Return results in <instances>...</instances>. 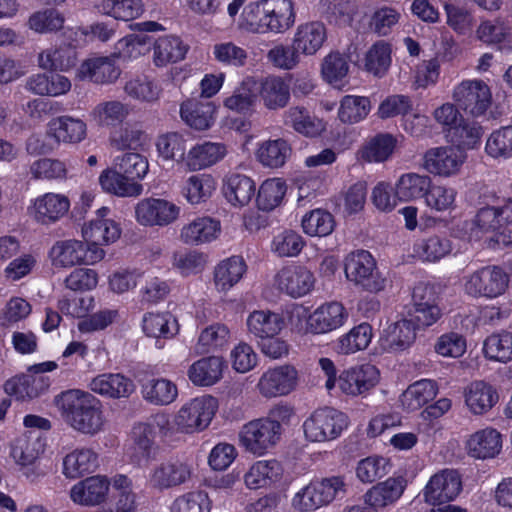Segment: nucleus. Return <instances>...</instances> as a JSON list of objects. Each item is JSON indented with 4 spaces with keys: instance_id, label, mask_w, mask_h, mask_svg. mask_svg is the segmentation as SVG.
<instances>
[{
    "instance_id": "nucleus-1",
    "label": "nucleus",
    "mask_w": 512,
    "mask_h": 512,
    "mask_svg": "<svg viewBox=\"0 0 512 512\" xmlns=\"http://www.w3.org/2000/svg\"><path fill=\"white\" fill-rule=\"evenodd\" d=\"M62 416L75 430L94 435L102 430L104 416L99 399L78 389L62 392L54 399Z\"/></svg>"
},
{
    "instance_id": "nucleus-2",
    "label": "nucleus",
    "mask_w": 512,
    "mask_h": 512,
    "mask_svg": "<svg viewBox=\"0 0 512 512\" xmlns=\"http://www.w3.org/2000/svg\"><path fill=\"white\" fill-rule=\"evenodd\" d=\"M346 278L362 289L377 293L385 288L386 279L377 270L376 261L365 250L350 253L345 259Z\"/></svg>"
},
{
    "instance_id": "nucleus-3",
    "label": "nucleus",
    "mask_w": 512,
    "mask_h": 512,
    "mask_svg": "<svg viewBox=\"0 0 512 512\" xmlns=\"http://www.w3.org/2000/svg\"><path fill=\"white\" fill-rule=\"evenodd\" d=\"M254 16L251 23L258 25L262 31L282 33L295 22V14L291 0H262L251 9Z\"/></svg>"
},
{
    "instance_id": "nucleus-4",
    "label": "nucleus",
    "mask_w": 512,
    "mask_h": 512,
    "mask_svg": "<svg viewBox=\"0 0 512 512\" xmlns=\"http://www.w3.org/2000/svg\"><path fill=\"white\" fill-rule=\"evenodd\" d=\"M346 485L339 476L324 478L312 482L298 492L293 499V506L300 511H313L328 505L346 492Z\"/></svg>"
},
{
    "instance_id": "nucleus-5",
    "label": "nucleus",
    "mask_w": 512,
    "mask_h": 512,
    "mask_svg": "<svg viewBox=\"0 0 512 512\" xmlns=\"http://www.w3.org/2000/svg\"><path fill=\"white\" fill-rule=\"evenodd\" d=\"M347 426V417L342 412L325 407L316 410L303 424L304 434L311 442L335 439Z\"/></svg>"
},
{
    "instance_id": "nucleus-6",
    "label": "nucleus",
    "mask_w": 512,
    "mask_h": 512,
    "mask_svg": "<svg viewBox=\"0 0 512 512\" xmlns=\"http://www.w3.org/2000/svg\"><path fill=\"white\" fill-rule=\"evenodd\" d=\"M104 254L102 248L75 239L58 241L50 251L53 264L60 267L94 264L102 260Z\"/></svg>"
},
{
    "instance_id": "nucleus-7",
    "label": "nucleus",
    "mask_w": 512,
    "mask_h": 512,
    "mask_svg": "<svg viewBox=\"0 0 512 512\" xmlns=\"http://www.w3.org/2000/svg\"><path fill=\"white\" fill-rule=\"evenodd\" d=\"M452 98L466 114L479 117L492 103V92L483 80H464L453 90Z\"/></svg>"
},
{
    "instance_id": "nucleus-8",
    "label": "nucleus",
    "mask_w": 512,
    "mask_h": 512,
    "mask_svg": "<svg viewBox=\"0 0 512 512\" xmlns=\"http://www.w3.org/2000/svg\"><path fill=\"white\" fill-rule=\"evenodd\" d=\"M180 207L163 198H144L135 205L136 221L146 227H164L175 222Z\"/></svg>"
},
{
    "instance_id": "nucleus-9",
    "label": "nucleus",
    "mask_w": 512,
    "mask_h": 512,
    "mask_svg": "<svg viewBox=\"0 0 512 512\" xmlns=\"http://www.w3.org/2000/svg\"><path fill=\"white\" fill-rule=\"evenodd\" d=\"M217 408V401L212 396H202L185 404L178 412L175 422L187 433L206 428L211 422Z\"/></svg>"
},
{
    "instance_id": "nucleus-10",
    "label": "nucleus",
    "mask_w": 512,
    "mask_h": 512,
    "mask_svg": "<svg viewBox=\"0 0 512 512\" xmlns=\"http://www.w3.org/2000/svg\"><path fill=\"white\" fill-rule=\"evenodd\" d=\"M481 207L478 209L473 226L482 233L499 231L509 225L503 196L494 191L481 195Z\"/></svg>"
},
{
    "instance_id": "nucleus-11",
    "label": "nucleus",
    "mask_w": 512,
    "mask_h": 512,
    "mask_svg": "<svg viewBox=\"0 0 512 512\" xmlns=\"http://www.w3.org/2000/svg\"><path fill=\"white\" fill-rule=\"evenodd\" d=\"M462 491L460 474L456 470L444 469L433 475L424 488L426 503L441 505L454 500Z\"/></svg>"
},
{
    "instance_id": "nucleus-12",
    "label": "nucleus",
    "mask_w": 512,
    "mask_h": 512,
    "mask_svg": "<svg viewBox=\"0 0 512 512\" xmlns=\"http://www.w3.org/2000/svg\"><path fill=\"white\" fill-rule=\"evenodd\" d=\"M282 425L277 422H270L269 419L261 418L245 424L240 432V443L245 448H268L280 443Z\"/></svg>"
},
{
    "instance_id": "nucleus-13",
    "label": "nucleus",
    "mask_w": 512,
    "mask_h": 512,
    "mask_svg": "<svg viewBox=\"0 0 512 512\" xmlns=\"http://www.w3.org/2000/svg\"><path fill=\"white\" fill-rule=\"evenodd\" d=\"M507 274L498 267H484L474 272L465 284L468 294L473 296L497 297L508 286Z\"/></svg>"
},
{
    "instance_id": "nucleus-14",
    "label": "nucleus",
    "mask_w": 512,
    "mask_h": 512,
    "mask_svg": "<svg viewBox=\"0 0 512 512\" xmlns=\"http://www.w3.org/2000/svg\"><path fill=\"white\" fill-rule=\"evenodd\" d=\"M465 158L459 147H436L425 152L423 166L431 174L449 177L459 172Z\"/></svg>"
},
{
    "instance_id": "nucleus-15",
    "label": "nucleus",
    "mask_w": 512,
    "mask_h": 512,
    "mask_svg": "<svg viewBox=\"0 0 512 512\" xmlns=\"http://www.w3.org/2000/svg\"><path fill=\"white\" fill-rule=\"evenodd\" d=\"M298 372L291 365H281L267 370L260 377L257 388L266 398L285 396L297 386Z\"/></svg>"
},
{
    "instance_id": "nucleus-16",
    "label": "nucleus",
    "mask_w": 512,
    "mask_h": 512,
    "mask_svg": "<svg viewBox=\"0 0 512 512\" xmlns=\"http://www.w3.org/2000/svg\"><path fill=\"white\" fill-rule=\"evenodd\" d=\"M379 382V370L372 364H363L343 371L338 386L346 395L358 396L374 388Z\"/></svg>"
},
{
    "instance_id": "nucleus-17",
    "label": "nucleus",
    "mask_w": 512,
    "mask_h": 512,
    "mask_svg": "<svg viewBox=\"0 0 512 512\" xmlns=\"http://www.w3.org/2000/svg\"><path fill=\"white\" fill-rule=\"evenodd\" d=\"M276 284L281 291L288 295L300 297L312 289L314 276L302 266L284 267L276 275Z\"/></svg>"
},
{
    "instance_id": "nucleus-18",
    "label": "nucleus",
    "mask_w": 512,
    "mask_h": 512,
    "mask_svg": "<svg viewBox=\"0 0 512 512\" xmlns=\"http://www.w3.org/2000/svg\"><path fill=\"white\" fill-rule=\"evenodd\" d=\"M109 486L106 477L91 476L75 484L71 488L70 497L76 504L94 506L106 499Z\"/></svg>"
},
{
    "instance_id": "nucleus-19",
    "label": "nucleus",
    "mask_w": 512,
    "mask_h": 512,
    "mask_svg": "<svg viewBox=\"0 0 512 512\" xmlns=\"http://www.w3.org/2000/svg\"><path fill=\"white\" fill-rule=\"evenodd\" d=\"M121 75V69L112 57H96L85 60L78 69V76L96 84L114 83Z\"/></svg>"
},
{
    "instance_id": "nucleus-20",
    "label": "nucleus",
    "mask_w": 512,
    "mask_h": 512,
    "mask_svg": "<svg viewBox=\"0 0 512 512\" xmlns=\"http://www.w3.org/2000/svg\"><path fill=\"white\" fill-rule=\"evenodd\" d=\"M87 134L86 123L68 115L52 119L48 123L47 135L58 144H77L83 141Z\"/></svg>"
},
{
    "instance_id": "nucleus-21",
    "label": "nucleus",
    "mask_w": 512,
    "mask_h": 512,
    "mask_svg": "<svg viewBox=\"0 0 512 512\" xmlns=\"http://www.w3.org/2000/svg\"><path fill=\"white\" fill-rule=\"evenodd\" d=\"M327 39L325 25L320 21H310L300 24L292 41L302 55H315Z\"/></svg>"
},
{
    "instance_id": "nucleus-22",
    "label": "nucleus",
    "mask_w": 512,
    "mask_h": 512,
    "mask_svg": "<svg viewBox=\"0 0 512 512\" xmlns=\"http://www.w3.org/2000/svg\"><path fill=\"white\" fill-rule=\"evenodd\" d=\"M225 361L219 356L203 357L188 369V378L196 386L208 387L216 384L223 376Z\"/></svg>"
},
{
    "instance_id": "nucleus-23",
    "label": "nucleus",
    "mask_w": 512,
    "mask_h": 512,
    "mask_svg": "<svg viewBox=\"0 0 512 512\" xmlns=\"http://www.w3.org/2000/svg\"><path fill=\"white\" fill-rule=\"evenodd\" d=\"M416 338V326L411 319L402 318L391 323L381 338L385 350L396 352L408 348Z\"/></svg>"
},
{
    "instance_id": "nucleus-24",
    "label": "nucleus",
    "mask_w": 512,
    "mask_h": 512,
    "mask_svg": "<svg viewBox=\"0 0 512 512\" xmlns=\"http://www.w3.org/2000/svg\"><path fill=\"white\" fill-rule=\"evenodd\" d=\"M348 312L339 302H330L317 308L310 316V327L315 333H327L341 327Z\"/></svg>"
},
{
    "instance_id": "nucleus-25",
    "label": "nucleus",
    "mask_w": 512,
    "mask_h": 512,
    "mask_svg": "<svg viewBox=\"0 0 512 512\" xmlns=\"http://www.w3.org/2000/svg\"><path fill=\"white\" fill-rule=\"evenodd\" d=\"M221 231L220 222L210 217H197L185 224L181 240L188 245H201L215 240Z\"/></svg>"
},
{
    "instance_id": "nucleus-26",
    "label": "nucleus",
    "mask_w": 512,
    "mask_h": 512,
    "mask_svg": "<svg viewBox=\"0 0 512 512\" xmlns=\"http://www.w3.org/2000/svg\"><path fill=\"white\" fill-rule=\"evenodd\" d=\"M50 386L49 377L44 375H24L8 380L4 390L19 400H31L44 394Z\"/></svg>"
},
{
    "instance_id": "nucleus-27",
    "label": "nucleus",
    "mask_w": 512,
    "mask_h": 512,
    "mask_svg": "<svg viewBox=\"0 0 512 512\" xmlns=\"http://www.w3.org/2000/svg\"><path fill=\"white\" fill-rule=\"evenodd\" d=\"M215 105L210 101L186 100L181 104L180 115L182 120L195 130H206L214 122Z\"/></svg>"
},
{
    "instance_id": "nucleus-28",
    "label": "nucleus",
    "mask_w": 512,
    "mask_h": 512,
    "mask_svg": "<svg viewBox=\"0 0 512 512\" xmlns=\"http://www.w3.org/2000/svg\"><path fill=\"white\" fill-rule=\"evenodd\" d=\"M69 206L66 196L46 193L34 201L35 219L42 224L56 222L68 212Z\"/></svg>"
},
{
    "instance_id": "nucleus-29",
    "label": "nucleus",
    "mask_w": 512,
    "mask_h": 512,
    "mask_svg": "<svg viewBox=\"0 0 512 512\" xmlns=\"http://www.w3.org/2000/svg\"><path fill=\"white\" fill-rule=\"evenodd\" d=\"M498 400L496 389L484 381H474L465 389V402L473 414L488 412Z\"/></svg>"
},
{
    "instance_id": "nucleus-30",
    "label": "nucleus",
    "mask_w": 512,
    "mask_h": 512,
    "mask_svg": "<svg viewBox=\"0 0 512 512\" xmlns=\"http://www.w3.org/2000/svg\"><path fill=\"white\" fill-rule=\"evenodd\" d=\"M90 389L97 394L116 399L129 397L135 386L131 379L122 374H101L93 378Z\"/></svg>"
},
{
    "instance_id": "nucleus-31",
    "label": "nucleus",
    "mask_w": 512,
    "mask_h": 512,
    "mask_svg": "<svg viewBox=\"0 0 512 512\" xmlns=\"http://www.w3.org/2000/svg\"><path fill=\"white\" fill-rule=\"evenodd\" d=\"M101 187L119 197H137L142 194V184L133 181L119 169H106L99 177Z\"/></svg>"
},
{
    "instance_id": "nucleus-32",
    "label": "nucleus",
    "mask_w": 512,
    "mask_h": 512,
    "mask_svg": "<svg viewBox=\"0 0 512 512\" xmlns=\"http://www.w3.org/2000/svg\"><path fill=\"white\" fill-rule=\"evenodd\" d=\"M405 485L401 478H388L371 487L364 495V502L375 510L394 503L403 494Z\"/></svg>"
},
{
    "instance_id": "nucleus-33",
    "label": "nucleus",
    "mask_w": 512,
    "mask_h": 512,
    "mask_svg": "<svg viewBox=\"0 0 512 512\" xmlns=\"http://www.w3.org/2000/svg\"><path fill=\"white\" fill-rule=\"evenodd\" d=\"M188 46L177 36H163L153 43V63L157 67H164L185 58Z\"/></svg>"
},
{
    "instance_id": "nucleus-34",
    "label": "nucleus",
    "mask_w": 512,
    "mask_h": 512,
    "mask_svg": "<svg viewBox=\"0 0 512 512\" xmlns=\"http://www.w3.org/2000/svg\"><path fill=\"white\" fill-rule=\"evenodd\" d=\"M226 155V146L222 143L204 142L192 147L185 163L190 170H200L214 165Z\"/></svg>"
},
{
    "instance_id": "nucleus-35",
    "label": "nucleus",
    "mask_w": 512,
    "mask_h": 512,
    "mask_svg": "<svg viewBox=\"0 0 512 512\" xmlns=\"http://www.w3.org/2000/svg\"><path fill=\"white\" fill-rule=\"evenodd\" d=\"M260 99L269 110L284 108L290 99V87L280 76H268L260 85Z\"/></svg>"
},
{
    "instance_id": "nucleus-36",
    "label": "nucleus",
    "mask_w": 512,
    "mask_h": 512,
    "mask_svg": "<svg viewBox=\"0 0 512 512\" xmlns=\"http://www.w3.org/2000/svg\"><path fill=\"white\" fill-rule=\"evenodd\" d=\"M190 476L191 468L186 463H163L154 470L151 483L158 489H167L186 482Z\"/></svg>"
},
{
    "instance_id": "nucleus-37",
    "label": "nucleus",
    "mask_w": 512,
    "mask_h": 512,
    "mask_svg": "<svg viewBox=\"0 0 512 512\" xmlns=\"http://www.w3.org/2000/svg\"><path fill=\"white\" fill-rule=\"evenodd\" d=\"M98 467V455L94 450H72L63 459V474L75 479L93 473Z\"/></svg>"
},
{
    "instance_id": "nucleus-38",
    "label": "nucleus",
    "mask_w": 512,
    "mask_h": 512,
    "mask_svg": "<svg viewBox=\"0 0 512 512\" xmlns=\"http://www.w3.org/2000/svg\"><path fill=\"white\" fill-rule=\"evenodd\" d=\"M397 139L392 134L380 133L368 140L359 151L360 158L368 163L388 160L396 147Z\"/></svg>"
},
{
    "instance_id": "nucleus-39",
    "label": "nucleus",
    "mask_w": 512,
    "mask_h": 512,
    "mask_svg": "<svg viewBox=\"0 0 512 512\" xmlns=\"http://www.w3.org/2000/svg\"><path fill=\"white\" fill-rule=\"evenodd\" d=\"M78 61L76 48L72 45H63L56 49H46L38 56L39 66L48 70L67 71L73 68Z\"/></svg>"
},
{
    "instance_id": "nucleus-40",
    "label": "nucleus",
    "mask_w": 512,
    "mask_h": 512,
    "mask_svg": "<svg viewBox=\"0 0 512 512\" xmlns=\"http://www.w3.org/2000/svg\"><path fill=\"white\" fill-rule=\"evenodd\" d=\"M282 467L276 460L258 461L245 474L244 481L249 489H259L279 479Z\"/></svg>"
},
{
    "instance_id": "nucleus-41",
    "label": "nucleus",
    "mask_w": 512,
    "mask_h": 512,
    "mask_svg": "<svg viewBox=\"0 0 512 512\" xmlns=\"http://www.w3.org/2000/svg\"><path fill=\"white\" fill-rule=\"evenodd\" d=\"M283 326L281 317L270 311H254L247 319V327L250 334L261 340L268 336H276Z\"/></svg>"
},
{
    "instance_id": "nucleus-42",
    "label": "nucleus",
    "mask_w": 512,
    "mask_h": 512,
    "mask_svg": "<svg viewBox=\"0 0 512 512\" xmlns=\"http://www.w3.org/2000/svg\"><path fill=\"white\" fill-rule=\"evenodd\" d=\"M228 202L234 206L247 205L255 194V184L247 176L241 174L230 175L223 188Z\"/></svg>"
},
{
    "instance_id": "nucleus-43",
    "label": "nucleus",
    "mask_w": 512,
    "mask_h": 512,
    "mask_svg": "<svg viewBox=\"0 0 512 512\" xmlns=\"http://www.w3.org/2000/svg\"><path fill=\"white\" fill-rule=\"evenodd\" d=\"M83 237L89 246H100L116 241L120 237L118 225L109 219L92 220L83 228Z\"/></svg>"
},
{
    "instance_id": "nucleus-44",
    "label": "nucleus",
    "mask_w": 512,
    "mask_h": 512,
    "mask_svg": "<svg viewBox=\"0 0 512 512\" xmlns=\"http://www.w3.org/2000/svg\"><path fill=\"white\" fill-rule=\"evenodd\" d=\"M431 178L417 173L403 174L396 183V196L401 201H412L426 196Z\"/></svg>"
},
{
    "instance_id": "nucleus-45",
    "label": "nucleus",
    "mask_w": 512,
    "mask_h": 512,
    "mask_svg": "<svg viewBox=\"0 0 512 512\" xmlns=\"http://www.w3.org/2000/svg\"><path fill=\"white\" fill-rule=\"evenodd\" d=\"M437 394L434 381L423 379L410 385L401 396V403L409 411H415L433 400Z\"/></svg>"
},
{
    "instance_id": "nucleus-46",
    "label": "nucleus",
    "mask_w": 512,
    "mask_h": 512,
    "mask_svg": "<svg viewBox=\"0 0 512 512\" xmlns=\"http://www.w3.org/2000/svg\"><path fill=\"white\" fill-rule=\"evenodd\" d=\"M290 144L284 139L268 140L263 142L257 150L260 163L270 168L282 167L291 156Z\"/></svg>"
},
{
    "instance_id": "nucleus-47",
    "label": "nucleus",
    "mask_w": 512,
    "mask_h": 512,
    "mask_svg": "<svg viewBox=\"0 0 512 512\" xmlns=\"http://www.w3.org/2000/svg\"><path fill=\"white\" fill-rule=\"evenodd\" d=\"M97 11L115 19L130 21L139 17L144 11L142 0L100 1L95 5Z\"/></svg>"
},
{
    "instance_id": "nucleus-48",
    "label": "nucleus",
    "mask_w": 512,
    "mask_h": 512,
    "mask_svg": "<svg viewBox=\"0 0 512 512\" xmlns=\"http://www.w3.org/2000/svg\"><path fill=\"white\" fill-rule=\"evenodd\" d=\"M484 356L495 362L507 363L512 360V333L501 331L489 335L483 342Z\"/></svg>"
},
{
    "instance_id": "nucleus-49",
    "label": "nucleus",
    "mask_w": 512,
    "mask_h": 512,
    "mask_svg": "<svg viewBox=\"0 0 512 512\" xmlns=\"http://www.w3.org/2000/svg\"><path fill=\"white\" fill-rule=\"evenodd\" d=\"M348 72L349 63L345 55L339 52H331L324 57L321 64V74L330 85L341 88Z\"/></svg>"
},
{
    "instance_id": "nucleus-50",
    "label": "nucleus",
    "mask_w": 512,
    "mask_h": 512,
    "mask_svg": "<svg viewBox=\"0 0 512 512\" xmlns=\"http://www.w3.org/2000/svg\"><path fill=\"white\" fill-rule=\"evenodd\" d=\"M371 110L368 97L346 95L340 102L338 117L341 122L355 124L365 119Z\"/></svg>"
},
{
    "instance_id": "nucleus-51",
    "label": "nucleus",
    "mask_w": 512,
    "mask_h": 512,
    "mask_svg": "<svg viewBox=\"0 0 512 512\" xmlns=\"http://www.w3.org/2000/svg\"><path fill=\"white\" fill-rule=\"evenodd\" d=\"M128 114V106L117 100L101 102L91 112L94 121L102 127L116 126L123 122Z\"/></svg>"
},
{
    "instance_id": "nucleus-52",
    "label": "nucleus",
    "mask_w": 512,
    "mask_h": 512,
    "mask_svg": "<svg viewBox=\"0 0 512 512\" xmlns=\"http://www.w3.org/2000/svg\"><path fill=\"white\" fill-rule=\"evenodd\" d=\"M145 400L155 405H167L177 397L178 390L174 383L166 379H150L142 386Z\"/></svg>"
},
{
    "instance_id": "nucleus-53",
    "label": "nucleus",
    "mask_w": 512,
    "mask_h": 512,
    "mask_svg": "<svg viewBox=\"0 0 512 512\" xmlns=\"http://www.w3.org/2000/svg\"><path fill=\"white\" fill-rule=\"evenodd\" d=\"M452 251L451 241L444 236L432 235L415 245V252L424 261L437 262Z\"/></svg>"
},
{
    "instance_id": "nucleus-54",
    "label": "nucleus",
    "mask_w": 512,
    "mask_h": 512,
    "mask_svg": "<svg viewBox=\"0 0 512 512\" xmlns=\"http://www.w3.org/2000/svg\"><path fill=\"white\" fill-rule=\"evenodd\" d=\"M246 271V264L241 257H231L222 261L215 270V283L221 290H228L235 285Z\"/></svg>"
},
{
    "instance_id": "nucleus-55",
    "label": "nucleus",
    "mask_w": 512,
    "mask_h": 512,
    "mask_svg": "<svg viewBox=\"0 0 512 512\" xmlns=\"http://www.w3.org/2000/svg\"><path fill=\"white\" fill-rule=\"evenodd\" d=\"M230 338L229 328L221 323H215L205 328L199 335L195 350L198 354H206L210 351L222 348Z\"/></svg>"
},
{
    "instance_id": "nucleus-56",
    "label": "nucleus",
    "mask_w": 512,
    "mask_h": 512,
    "mask_svg": "<svg viewBox=\"0 0 512 512\" xmlns=\"http://www.w3.org/2000/svg\"><path fill=\"white\" fill-rule=\"evenodd\" d=\"M29 175L34 180L65 179L67 167L65 162L55 158H38L29 165Z\"/></svg>"
},
{
    "instance_id": "nucleus-57",
    "label": "nucleus",
    "mask_w": 512,
    "mask_h": 512,
    "mask_svg": "<svg viewBox=\"0 0 512 512\" xmlns=\"http://www.w3.org/2000/svg\"><path fill=\"white\" fill-rule=\"evenodd\" d=\"M286 184L280 178L265 180L257 195V204L259 209L270 211L276 208L283 200L286 194Z\"/></svg>"
},
{
    "instance_id": "nucleus-58",
    "label": "nucleus",
    "mask_w": 512,
    "mask_h": 512,
    "mask_svg": "<svg viewBox=\"0 0 512 512\" xmlns=\"http://www.w3.org/2000/svg\"><path fill=\"white\" fill-rule=\"evenodd\" d=\"M391 65V46L385 41H377L366 53L365 68L375 76L386 74Z\"/></svg>"
},
{
    "instance_id": "nucleus-59",
    "label": "nucleus",
    "mask_w": 512,
    "mask_h": 512,
    "mask_svg": "<svg viewBox=\"0 0 512 512\" xmlns=\"http://www.w3.org/2000/svg\"><path fill=\"white\" fill-rule=\"evenodd\" d=\"M185 197L191 204L206 201L215 190L214 179L207 174L190 176L185 185Z\"/></svg>"
},
{
    "instance_id": "nucleus-60",
    "label": "nucleus",
    "mask_w": 512,
    "mask_h": 512,
    "mask_svg": "<svg viewBox=\"0 0 512 512\" xmlns=\"http://www.w3.org/2000/svg\"><path fill=\"white\" fill-rule=\"evenodd\" d=\"M486 153L495 159L512 156V125L501 127L491 133L486 141Z\"/></svg>"
},
{
    "instance_id": "nucleus-61",
    "label": "nucleus",
    "mask_w": 512,
    "mask_h": 512,
    "mask_svg": "<svg viewBox=\"0 0 512 512\" xmlns=\"http://www.w3.org/2000/svg\"><path fill=\"white\" fill-rule=\"evenodd\" d=\"M372 339V327L361 323L352 328L339 340V349L343 354L355 353L368 347Z\"/></svg>"
},
{
    "instance_id": "nucleus-62",
    "label": "nucleus",
    "mask_w": 512,
    "mask_h": 512,
    "mask_svg": "<svg viewBox=\"0 0 512 512\" xmlns=\"http://www.w3.org/2000/svg\"><path fill=\"white\" fill-rule=\"evenodd\" d=\"M334 226L332 214L321 209L311 211L302 219L303 230L310 236H327L333 231Z\"/></svg>"
},
{
    "instance_id": "nucleus-63",
    "label": "nucleus",
    "mask_w": 512,
    "mask_h": 512,
    "mask_svg": "<svg viewBox=\"0 0 512 512\" xmlns=\"http://www.w3.org/2000/svg\"><path fill=\"white\" fill-rule=\"evenodd\" d=\"M390 462L387 458L374 455L359 461L356 474L363 483H372L389 472Z\"/></svg>"
},
{
    "instance_id": "nucleus-64",
    "label": "nucleus",
    "mask_w": 512,
    "mask_h": 512,
    "mask_svg": "<svg viewBox=\"0 0 512 512\" xmlns=\"http://www.w3.org/2000/svg\"><path fill=\"white\" fill-rule=\"evenodd\" d=\"M171 512H210V500L202 491L184 494L174 500Z\"/></svg>"
}]
</instances>
